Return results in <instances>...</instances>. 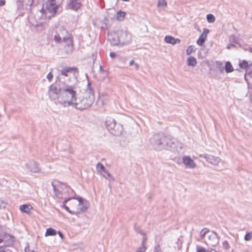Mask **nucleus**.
Returning a JSON list of instances; mask_svg holds the SVG:
<instances>
[{
    "label": "nucleus",
    "instance_id": "obj_25",
    "mask_svg": "<svg viewBox=\"0 0 252 252\" xmlns=\"http://www.w3.org/2000/svg\"><path fill=\"white\" fill-rule=\"evenodd\" d=\"M105 124L106 127L110 132L117 123L113 118L109 117L106 119Z\"/></svg>",
    "mask_w": 252,
    "mask_h": 252
},
{
    "label": "nucleus",
    "instance_id": "obj_20",
    "mask_svg": "<svg viewBox=\"0 0 252 252\" xmlns=\"http://www.w3.org/2000/svg\"><path fill=\"white\" fill-rule=\"evenodd\" d=\"M33 0H17L16 4L18 9L27 8L33 3Z\"/></svg>",
    "mask_w": 252,
    "mask_h": 252
},
{
    "label": "nucleus",
    "instance_id": "obj_37",
    "mask_svg": "<svg viewBox=\"0 0 252 252\" xmlns=\"http://www.w3.org/2000/svg\"><path fill=\"white\" fill-rule=\"evenodd\" d=\"M125 15H126L125 12L120 10L117 13L116 18L117 20H118L119 21H122L123 20Z\"/></svg>",
    "mask_w": 252,
    "mask_h": 252
},
{
    "label": "nucleus",
    "instance_id": "obj_45",
    "mask_svg": "<svg viewBox=\"0 0 252 252\" xmlns=\"http://www.w3.org/2000/svg\"><path fill=\"white\" fill-rule=\"evenodd\" d=\"M0 252H12V251L8 248L0 247Z\"/></svg>",
    "mask_w": 252,
    "mask_h": 252
},
{
    "label": "nucleus",
    "instance_id": "obj_26",
    "mask_svg": "<svg viewBox=\"0 0 252 252\" xmlns=\"http://www.w3.org/2000/svg\"><path fill=\"white\" fill-rule=\"evenodd\" d=\"M19 209L22 213L30 214L33 207L30 204H23L20 206Z\"/></svg>",
    "mask_w": 252,
    "mask_h": 252
},
{
    "label": "nucleus",
    "instance_id": "obj_16",
    "mask_svg": "<svg viewBox=\"0 0 252 252\" xmlns=\"http://www.w3.org/2000/svg\"><path fill=\"white\" fill-rule=\"evenodd\" d=\"M245 79L249 88L252 89V64L246 70Z\"/></svg>",
    "mask_w": 252,
    "mask_h": 252
},
{
    "label": "nucleus",
    "instance_id": "obj_56",
    "mask_svg": "<svg viewBox=\"0 0 252 252\" xmlns=\"http://www.w3.org/2000/svg\"><path fill=\"white\" fill-rule=\"evenodd\" d=\"M58 234L61 238L63 239V235L61 231H58Z\"/></svg>",
    "mask_w": 252,
    "mask_h": 252
},
{
    "label": "nucleus",
    "instance_id": "obj_46",
    "mask_svg": "<svg viewBox=\"0 0 252 252\" xmlns=\"http://www.w3.org/2000/svg\"><path fill=\"white\" fill-rule=\"evenodd\" d=\"M139 233H140L141 235H143V238H142V244L145 245V243L146 241H147V238H146L145 234L142 231H139Z\"/></svg>",
    "mask_w": 252,
    "mask_h": 252
},
{
    "label": "nucleus",
    "instance_id": "obj_5",
    "mask_svg": "<svg viewBox=\"0 0 252 252\" xmlns=\"http://www.w3.org/2000/svg\"><path fill=\"white\" fill-rule=\"evenodd\" d=\"M59 81L76 84L79 75L78 69L75 67L65 66L59 71Z\"/></svg>",
    "mask_w": 252,
    "mask_h": 252
},
{
    "label": "nucleus",
    "instance_id": "obj_61",
    "mask_svg": "<svg viewBox=\"0 0 252 252\" xmlns=\"http://www.w3.org/2000/svg\"><path fill=\"white\" fill-rule=\"evenodd\" d=\"M223 69H224L223 67H220V72H222V71H223Z\"/></svg>",
    "mask_w": 252,
    "mask_h": 252
},
{
    "label": "nucleus",
    "instance_id": "obj_54",
    "mask_svg": "<svg viewBox=\"0 0 252 252\" xmlns=\"http://www.w3.org/2000/svg\"><path fill=\"white\" fill-rule=\"evenodd\" d=\"M5 0H0V6H3L5 4Z\"/></svg>",
    "mask_w": 252,
    "mask_h": 252
},
{
    "label": "nucleus",
    "instance_id": "obj_3",
    "mask_svg": "<svg viewBox=\"0 0 252 252\" xmlns=\"http://www.w3.org/2000/svg\"><path fill=\"white\" fill-rule=\"evenodd\" d=\"M94 100L93 89L91 87V83L88 82L86 93L81 97H77L73 107L80 110L89 108L94 103Z\"/></svg>",
    "mask_w": 252,
    "mask_h": 252
},
{
    "label": "nucleus",
    "instance_id": "obj_30",
    "mask_svg": "<svg viewBox=\"0 0 252 252\" xmlns=\"http://www.w3.org/2000/svg\"><path fill=\"white\" fill-rule=\"evenodd\" d=\"M197 63L196 59L192 56H190L187 59V64L189 66H194Z\"/></svg>",
    "mask_w": 252,
    "mask_h": 252
},
{
    "label": "nucleus",
    "instance_id": "obj_13",
    "mask_svg": "<svg viewBox=\"0 0 252 252\" xmlns=\"http://www.w3.org/2000/svg\"><path fill=\"white\" fill-rule=\"evenodd\" d=\"M164 148L167 149H175L177 147L178 141L175 138L170 135L166 136V140L164 143Z\"/></svg>",
    "mask_w": 252,
    "mask_h": 252
},
{
    "label": "nucleus",
    "instance_id": "obj_36",
    "mask_svg": "<svg viewBox=\"0 0 252 252\" xmlns=\"http://www.w3.org/2000/svg\"><path fill=\"white\" fill-rule=\"evenodd\" d=\"M96 168L97 171L101 173V174H102V172L106 170L104 165L100 162L97 163L96 166Z\"/></svg>",
    "mask_w": 252,
    "mask_h": 252
},
{
    "label": "nucleus",
    "instance_id": "obj_11",
    "mask_svg": "<svg viewBox=\"0 0 252 252\" xmlns=\"http://www.w3.org/2000/svg\"><path fill=\"white\" fill-rule=\"evenodd\" d=\"M220 241V237L217 233L212 231L208 234L206 239H204V243L208 246L214 247L217 246Z\"/></svg>",
    "mask_w": 252,
    "mask_h": 252
},
{
    "label": "nucleus",
    "instance_id": "obj_28",
    "mask_svg": "<svg viewBox=\"0 0 252 252\" xmlns=\"http://www.w3.org/2000/svg\"><path fill=\"white\" fill-rule=\"evenodd\" d=\"M42 13L41 11L39 12V13H37L36 15H35L34 16H31L29 17V22L32 24V22L34 21L37 23H39V21L40 20V19H44V18L42 17Z\"/></svg>",
    "mask_w": 252,
    "mask_h": 252
},
{
    "label": "nucleus",
    "instance_id": "obj_50",
    "mask_svg": "<svg viewBox=\"0 0 252 252\" xmlns=\"http://www.w3.org/2000/svg\"><path fill=\"white\" fill-rule=\"evenodd\" d=\"M53 77V74L51 72H49L46 76V78H47V79L49 81H51V80L52 79Z\"/></svg>",
    "mask_w": 252,
    "mask_h": 252
},
{
    "label": "nucleus",
    "instance_id": "obj_22",
    "mask_svg": "<svg viewBox=\"0 0 252 252\" xmlns=\"http://www.w3.org/2000/svg\"><path fill=\"white\" fill-rule=\"evenodd\" d=\"M123 131V126L120 124H116L115 126L112 129L110 133L115 136H120Z\"/></svg>",
    "mask_w": 252,
    "mask_h": 252
},
{
    "label": "nucleus",
    "instance_id": "obj_39",
    "mask_svg": "<svg viewBox=\"0 0 252 252\" xmlns=\"http://www.w3.org/2000/svg\"><path fill=\"white\" fill-rule=\"evenodd\" d=\"M239 66L241 68H246V69L250 66H249L248 63L245 60L240 63Z\"/></svg>",
    "mask_w": 252,
    "mask_h": 252
},
{
    "label": "nucleus",
    "instance_id": "obj_58",
    "mask_svg": "<svg viewBox=\"0 0 252 252\" xmlns=\"http://www.w3.org/2000/svg\"><path fill=\"white\" fill-rule=\"evenodd\" d=\"M107 20L106 18H105L104 19V24H105V26H106V28H107H107H108V26H107V23H106V21H107Z\"/></svg>",
    "mask_w": 252,
    "mask_h": 252
},
{
    "label": "nucleus",
    "instance_id": "obj_29",
    "mask_svg": "<svg viewBox=\"0 0 252 252\" xmlns=\"http://www.w3.org/2000/svg\"><path fill=\"white\" fill-rule=\"evenodd\" d=\"M109 100V96L106 94H101L99 96L98 103L101 102L102 105L106 104Z\"/></svg>",
    "mask_w": 252,
    "mask_h": 252
},
{
    "label": "nucleus",
    "instance_id": "obj_55",
    "mask_svg": "<svg viewBox=\"0 0 252 252\" xmlns=\"http://www.w3.org/2000/svg\"><path fill=\"white\" fill-rule=\"evenodd\" d=\"M99 71L101 72H105V70H104L102 68V66L101 65L99 66Z\"/></svg>",
    "mask_w": 252,
    "mask_h": 252
},
{
    "label": "nucleus",
    "instance_id": "obj_19",
    "mask_svg": "<svg viewBox=\"0 0 252 252\" xmlns=\"http://www.w3.org/2000/svg\"><path fill=\"white\" fill-rule=\"evenodd\" d=\"M26 166L27 169L31 172L37 173L40 171V168L37 163L34 161H29Z\"/></svg>",
    "mask_w": 252,
    "mask_h": 252
},
{
    "label": "nucleus",
    "instance_id": "obj_63",
    "mask_svg": "<svg viewBox=\"0 0 252 252\" xmlns=\"http://www.w3.org/2000/svg\"><path fill=\"white\" fill-rule=\"evenodd\" d=\"M219 64H220V65H221V64H222V63H219Z\"/></svg>",
    "mask_w": 252,
    "mask_h": 252
},
{
    "label": "nucleus",
    "instance_id": "obj_24",
    "mask_svg": "<svg viewBox=\"0 0 252 252\" xmlns=\"http://www.w3.org/2000/svg\"><path fill=\"white\" fill-rule=\"evenodd\" d=\"M209 32V30L204 28L203 33L200 35V37L197 40V43L199 45H202L205 42L207 35Z\"/></svg>",
    "mask_w": 252,
    "mask_h": 252
},
{
    "label": "nucleus",
    "instance_id": "obj_57",
    "mask_svg": "<svg viewBox=\"0 0 252 252\" xmlns=\"http://www.w3.org/2000/svg\"><path fill=\"white\" fill-rule=\"evenodd\" d=\"M135 63L134 62V60H131L129 62V65H132L133 64H134Z\"/></svg>",
    "mask_w": 252,
    "mask_h": 252
},
{
    "label": "nucleus",
    "instance_id": "obj_41",
    "mask_svg": "<svg viewBox=\"0 0 252 252\" xmlns=\"http://www.w3.org/2000/svg\"><path fill=\"white\" fill-rule=\"evenodd\" d=\"M66 203H64V201H63V207L64 208V209L66 211H67L68 212H69L70 214H76V212L74 211H71L69 207H67V206L65 205V204Z\"/></svg>",
    "mask_w": 252,
    "mask_h": 252
},
{
    "label": "nucleus",
    "instance_id": "obj_4",
    "mask_svg": "<svg viewBox=\"0 0 252 252\" xmlns=\"http://www.w3.org/2000/svg\"><path fill=\"white\" fill-rule=\"evenodd\" d=\"M54 41L58 43L64 42L67 47L66 52L69 53L73 51V39L71 34L63 27L58 28L54 36Z\"/></svg>",
    "mask_w": 252,
    "mask_h": 252
},
{
    "label": "nucleus",
    "instance_id": "obj_9",
    "mask_svg": "<svg viewBox=\"0 0 252 252\" xmlns=\"http://www.w3.org/2000/svg\"><path fill=\"white\" fill-rule=\"evenodd\" d=\"M119 35L120 46H123L129 44L132 40V34L126 30H118Z\"/></svg>",
    "mask_w": 252,
    "mask_h": 252
},
{
    "label": "nucleus",
    "instance_id": "obj_34",
    "mask_svg": "<svg viewBox=\"0 0 252 252\" xmlns=\"http://www.w3.org/2000/svg\"><path fill=\"white\" fill-rule=\"evenodd\" d=\"M225 70L227 73L231 72L233 71V68L232 64L229 62H227L225 63Z\"/></svg>",
    "mask_w": 252,
    "mask_h": 252
},
{
    "label": "nucleus",
    "instance_id": "obj_60",
    "mask_svg": "<svg viewBox=\"0 0 252 252\" xmlns=\"http://www.w3.org/2000/svg\"><path fill=\"white\" fill-rule=\"evenodd\" d=\"M209 252H217L215 250L212 249L210 251H209Z\"/></svg>",
    "mask_w": 252,
    "mask_h": 252
},
{
    "label": "nucleus",
    "instance_id": "obj_27",
    "mask_svg": "<svg viewBox=\"0 0 252 252\" xmlns=\"http://www.w3.org/2000/svg\"><path fill=\"white\" fill-rule=\"evenodd\" d=\"M164 40L166 43L175 45L180 42V40L178 38H175L170 35H166L164 38Z\"/></svg>",
    "mask_w": 252,
    "mask_h": 252
},
{
    "label": "nucleus",
    "instance_id": "obj_31",
    "mask_svg": "<svg viewBox=\"0 0 252 252\" xmlns=\"http://www.w3.org/2000/svg\"><path fill=\"white\" fill-rule=\"evenodd\" d=\"M57 234V231L53 228L50 227L47 228L45 234V236H54Z\"/></svg>",
    "mask_w": 252,
    "mask_h": 252
},
{
    "label": "nucleus",
    "instance_id": "obj_17",
    "mask_svg": "<svg viewBox=\"0 0 252 252\" xmlns=\"http://www.w3.org/2000/svg\"><path fill=\"white\" fill-rule=\"evenodd\" d=\"M76 199L78 200L79 204L78 208L76 212V214L80 213H84L87 209V201L86 200H84V199L80 197H78Z\"/></svg>",
    "mask_w": 252,
    "mask_h": 252
},
{
    "label": "nucleus",
    "instance_id": "obj_32",
    "mask_svg": "<svg viewBox=\"0 0 252 252\" xmlns=\"http://www.w3.org/2000/svg\"><path fill=\"white\" fill-rule=\"evenodd\" d=\"M101 174L106 179L108 180L109 181H114V178L111 176L110 173L106 170H105L103 172H102Z\"/></svg>",
    "mask_w": 252,
    "mask_h": 252
},
{
    "label": "nucleus",
    "instance_id": "obj_18",
    "mask_svg": "<svg viewBox=\"0 0 252 252\" xmlns=\"http://www.w3.org/2000/svg\"><path fill=\"white\" fill-rule=\"evenodd\" d=\"M200 157L205 158L208 162L214 165L217 164L220 160L218 157L206 154L200 155Z\"/></svg>",
    "mask_w": 252,
    "mask_h": 252
},
{
    "label": "nucleus",
    "instance_id": "obj_44",
    "mask_svg": "<svg viewBox=\"0 0 252 252\" xmlns=\"http://www.w3.org/2000/svg\"><path fill=\"white\" fill-rule=\"evenodd\" d=\"M193 47L192 46H189L187 48L186 50V53L187 55H190L192 52H194Z\"/></svg>",
    "mask_w": 252,
    "mask_h": 252
},
{
    "label": "nucleus",
    "instance_id": "obj_7",
    "mask_svg": "<svg viewBox=\"0 0 252 252\" xmlns=\"http://www.w3.org/2000/svg\"><path fill=\"white\" fill-rule=\"evenodd\" d=\"M166 136L163 134H155L150 139V143L156 150L164 149Z\"/></svg>",
    "mask_w": 252,
    "mask_h": 252
},
{
    "label": "nucleus",
    "instance_id": "obj_10",
    "mask_svg": "<svg viewBox=\"0 0 252 252\" xmlns=\"http://www.w3.org/2000/svg\"><path fill=\"white\" fill-rule=\"evenodd\" d=\"M63 1V0H47L45 4L46 10L51 14H55Z\"/></svg>",
    "mask_w": 252,
    "mask_h": 252
},
{
    "label": "nucleus",
    "instance_id": "obj_62",
    "mask_svg": "<svg viewBox=\"0 0 252 252\" xmlns=\"http://www.w3.org/2000/svg\"><path fill=\"white\" fill-rule=\"evenodd\" d=\"M250 51L251 52H252V48H250Z\"/></svg>",
    "mask_w": 252,
    "mask_h": 252
},
{
    "label": "nucleus",
    "instance_id": "obj_33",
    "mask_svg": "<svg viewBox=\"0 0 252 252\" xmlns=\"http://www.w3.org/2000/svg\"><path fill=\"white\" fill-rule=\"evenodd\" d=\"M63 150L64 151V152H66V154H64L63 155V156L65 157H69L70 156V155L71 154H72V152H73V150L70 147V146H69V145H68L66 148L63 149Z\"/></svg>",
    "mask_w": 252,
    "mask_h": 252
},
{
    "label": "nucleus",
    "instance_id": "obj_1",
    "mask_svg": "<svg viewBox=\"0 0 252 252\" xmlns=\"http://www.w3.org/2000/svg\"><path fill=\"white\" fill-rule=\"evenodd\" d=\"M76 84H72L64 82L62 92L60 95V104L64 106H71L73 107L77 98L76 94Z\"/></svg>",
    "mask_w": 252,
    "mask_h": 252
},
{
    "label": "nucleus",
    "instance_id": "obj_6",
    "mask_svg": "<svg viewBox=\"0 0 252 252\" xmlns=\"http://www.w3.org/2000/svg\"><path fill=\"white\" fill-rule=\"evenodd\" d=\"M64 82L56 81L51 84L48 89V94L51 100H57L60 103V95L62 92Z\"/></svg>",
    "mask_w": 252,
    "mask_h": 252
},
{
    "label": "nucleus",
    "instance_id": "obj_38",
    "mask_svg": "<svg viewBox=\"0 0 252 252\" xmlns=\"http://www.w3.org/2000/svg\"><path fill=\"white\" fill-rule=\"evenodd\" d=\"M207 21L210 23H212L215 21V16L212 14H209L206 17Z\"/></svg>",
    "mask_w": 252,
    "mask_h": 252
},
{
    "label": "nucleus",
    "instance_id": "obj_35",
    "mask_svg": "<svg viewBox=\"0 0 252 252\" xmlns=\"http://www.w3.org/2000/svg\"><path fill=\"white\" fill-rule=\"evenodd\" d=\"M209 230L207 228H203L200 232V236L201 240L204 239L206 235L208 234Z\"/></svg>",
    "mask_w": 252,
    "mask_h": 252
},
{
    "label": "nucleus",
    "instance_id": "obj_40",
    "mask_svg": "<svg viewBox=\"0 0 252 252\" xmlns=\"http://www.w3.org/2000/svg\"><path fill=\"white\" fill-rule=\"evenodd\" d=\"M167 6V2L165 0H158V6L165 8Z\"/></svg>",
    "mask_w": 252,
    "mask_h": 252
},
{
    "label": "nucleus",
    "instance_id": "obj_15",
    "mask_svg": "<svg viewBox=\"0 0 252 252\" xmlns=\"http://www.w3.org/2000/svg\"><path fill=\"white\" fill-rule=\"evenodd\" d=\"M79 0H68L66 7L74 11H77L81 6Z\"/></svg>",
    "mask_w": 252,
    "mask_h": 252
},
{
    "label": "nucleus",
    "instance_id": "obj_42",
    "mask_svg": "<svg viewBox=\"0 0 252 252\" xmlns=\"http://www.w3.org/2000/svg\"><path fill=\"white\" fill-rule=\"evenodd\" d=\"M222 248L226 251H228L230 249V245L227 241H224L222 243Z\"/></svg>",
    "mask_w": 252,
    "mask_h": 252
},
{
    "label": "nucleus",
    "instance_id": "obj_8",
    "mask_svg": "<svg viewBox=\"0 0 252 252\" xmlns=\"http://www.w3.org/2000/svg\"><path fill=\"white\" fill-rule=\"evenodd\" d=\"M15 241V238L7 233L0 232V247H11Z\"/></svg>",
    "mask_w": 252,
    "mask_h": 252
},
{
    "label": "nucleus",
    "instance_id": "obj_53",
    "mask_svg": "<svg viewBox=\"0 0 252 252\" xmlns=\"http://www.w3.org/2000/svg\"><path fill=\"white\" fill-rule=\"evenodd\" d=\"M116 55L115 53H114V52H111L110 53V56L112 58H115L116 57Z\"/></svg>",
    "mask_w": 252,
    "mask_h": 252
},
{
    "label": "nucleus",
    "instance_id": "obj_51",
    "mask_svg": "<svg viewBox=\"0 0 252 252\" xmlns=\"http://www.w3.org/2000/svg\"><path fill=\"white\" fill-rule=\"evenodd\" d=\"M25 252H34V251H30L29 245H28L27 246L25 247Z\"/></svg>",
    "mask_w": 252,
    "mask_h": 252
},
{
    "label": "nucleus",
    "instance_id": "obj_12",
    "mask_svg": "<svg viewBox=\"0 0 252 252\" xmlns=\"http://www.w3.org/2000/svg\"><path fill=\"white\" fill-rule=\"evenodd\" d=\"M119 35L118 31L108 32L107 33V40L111 45L113 46L120 45Z\"/></svg>",
    "mask_w": 252,
    "mask_h": 252
},
{
    "label": "nucleus",
    "instance_id": "obj_49",
    "mask_svg": "<svg viewBox=\"0 0 252 252\" xmlns=\"http://www.w3.org/2000/svg\"><path fill=\"white\" fill-rule=\"evenodd\" d=\"M197 252H209L204 248L198 247L197 248Z\"/></svg>",
    "mask_w": 252,
    "mask_h": 252
},
{
    "label": "nucleus",
    "instance_id": "obj_59",
    "mask_svg": "<svg viewBox=\"0 0 252 252\" xmlns=\"http://www.w3.org/2000/svg\"><path fill=\"white\" fill-rule=\"evenodd\" d=\"M134 66H135V69H138L139 68V65L137 63H135L134 64Z\"/></svg>",
    "mask_w": 252,
    "mask_h": 252
},
{
    "label": "nucleus",
    "instance_id": "obj_43",
    "mask_svg": "<svg viewBox=\"0 0 252 252\" xmlns=\"http://www.w3.org/2000/svg\"><path fill=\"white\" fill-rule=\"evenodd\" d=\"M252 238V232H249L246 233V234L245 236V240L246 241H250Z\"/></svg>",
    "mask_w": 252,
    "mask_h": 252
},
{
    "label": "nucleus",
    "instance_id": "obj_2",
    "mask_svg": "<svg viewBox=\"0 0 252 252\" xmlns=\"http://www.w3.org/2000/svg\"><path fill=\"white\" fill-rule=\"evenodd\" d=\"M55 195L59 198L64 199V203L74 198V192L70 187L55 181L52 182Z\"/></svg>",
    "mask_w": 252,
    "mask_h": 252
},
{
    "label": "nucleus",
    "instance_id": "obj_47",
    "mask_svg": "<svg viewBox=\"0 0 252 252\" xmlns=\"http://www.w3.org/2000/svg\"><path fill=\"white\" fill-rule=\"evenodd\" d=\"M6 203L2 200L0 199V209L5 208Z\"/></svg>",
    "mask_w": 252,
    "mask_h": 252
},
{
    "label": "nucleus",
    "instance_id": "obj_48",
    "mask_svg": "<svg viewBox=\"0 0 252 252\" xmlns=\"http://www.w3.org/2000/svg\"><path fill=\"white\" fill-rule=\"evenodd\" d=\"M145 245L142 244L141 246L137 250V252H145Z\"/></svg>",
    "mask_w": 252,
    "mask_h": 252
},
{
    "label": "nucleus",
    "instance_id": "obj_21",
    "mask_svg": "<svg viewBox=\"0 0 252 252\" xmlns=\"http://www.w3.org/2000/svg\"><path fill=\"white\" fill-rule=\"evenodd\" d=\"M183 162L188 168L194 169L196 167V163L189 156H186L183 158Z\"/></svg>",
    "mask_w": 252,
    "mask_h": 252
},
{
    "label": "nucleus",
    "instance_id": "obj_14",
    "mask_svg": "<svg viewBox=\"0 0 252 252\" xmlns=\"http://www.w3.org/2000/svg\"><path fill=\"white\" fill-rule=\"evenodd\" d=\"M32 25L34 27L35 30L37 32H42L47 27V24L45 22L44 19H40L39 23L32 21Z\"/></svg>",
    "mask_w": 252,
    "mask_h": 252
},
{
    "label": "nucleus",
    "instance_id": "obj_23",
    "mask_svg": "<svg viewBox=\"0 0 252 252\" xmlns=\"http://www.w3.org/2000/svg\"><path fill=\"white\" fill-rule=\"evenodd\" d=\"M229 44H228L227 48L230 49L232 47H236L237 45H240L238 37L234 34L231 35L229 37Z\"/></svg>",
    "mask_w": 252,
    "mask_h": 252
},
{
    "label": "nucleus",
    "instance_id": "obj_52",
    "mask_svg": "<svg viewBox=\"0 0 252 252\" xmlns=\"http://www.w3.org/2000/svg\"><path fill=\"white\" fill-rule=\"evenodd\" d=\"M154 252H161L159 246L155 247Z\"/></svg>",
    "mask_w": 252,
    "mask_h": 252
}]
</instances>
